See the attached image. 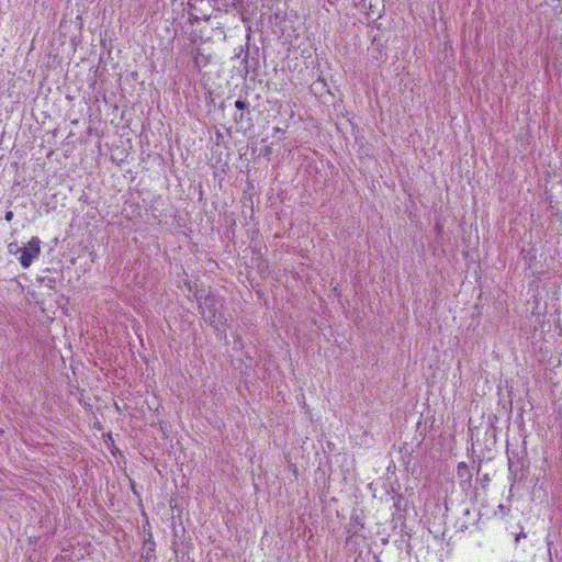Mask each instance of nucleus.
Segmentation results:
<instances>
[{
	"mask_svg": "<svg viewBox=\"0 0 562 562\" xmlns=\"http://www.w3.org/2000/svg\"><path fill=\"white\" fill-rule=\"evenodd\" d=\"M210 55L204 53L202 49H196L193 54V61L196 68L206 67L210 64Z\"/></svg>",
	"mask_w": 562,
	"mask_h": 562,
	"instance_id": "obj_6",
	"label": "nucleus"
},
{
	"mask_svg": "<svg viewBox=\"0 0 562 562\" xmlns=\"http://www.w3.org/2000/svg\"><path fill=\"white\" fill-rule=\"evenodd\" d=\"M237 112L234 115V121L238 131H247L251 127V117L249 112V103L245 100H237L235 102Z\"/></svg>",
	"mask_w": 562,
	"mask_h": 562,
	"instance_id": "obj_4",
	"label": "nucleus"
},
{
	"mask_svg": "<svg viewBox=\"0 0 562 562\" xmlns=\"http://www.w3.org/2000/svg\"><path fill=\"white\" fill-rule=\"evenodd\" d=\"M20 248L18 243H10L9 246H8V249L10 251V254H14V255H18L19 251H20Z\"/></svg>",
	"mask_w": 562,
	"mask_h": 562,
	"instance_id": "obj_7",
	"label": "nucleus"
},
{
	"mask_svg": "<svg viewBox=\"0 0 562 562\" xmlns=\"http://www.w3.org/2000/svg\"><path fill=\"white\" fill-rule=\"evenodd\" d=\"M509 469L512 468V459L508 458Z\"/></svg>",
	"mask_w": 562,
	"mask_h": 562,
	"instance_id": "obj_10",
	"label": "nucleus"
},
{
	"mask_svg": "<svg viewBox=\"0 0 562 562\" xmlns=\"http://www.w3.org/2000/svg\"><path fill=\"white\" fill-rule=\"evenodd\" d=\"M151 557H153V549H151V548H149V549H148V551L146 552V554H143V555H142V559H144V560H145V562H146V561H147V560H149Z\"/></svg>",
	"mask_w": 562,
	"mask_h": 562,
	"instance_id": "obj_8",
	"label": "nucleus"
},
{
	"mask_svg": "<svg viewBox=\"0 0 562 562\" xmlns=\"http://www.w3.org/2000/svg\"><path fill=\"white\" fill-rule=\"evenodd\" d=\"M223 300L214 295H207L204 301L200 304L201 313L207 322L212 325L217 326L224 324L226 318L222 314Z\"/></svg>",
	"mask_w": 562,
	"mask_h": 562,
	"instance_id": "obj_1",
	"label": "nucleus"
},
{
	"mask_svg": "<svg viewBox=\"0 0 562 562\" xmlns=\"http://www.w3.org/2000/svg\"><path fill=\"white\" fill-rule=\"evenodd\" d=\"M255 56L250 57V52L247 48L244 49L243 46H239V52L235 55V59L238 61L239 65L234 64L233 69L237 70H258L259 65V58H258V50L256 49L254 52Z\"/></svg>",
	"mask_w": 562,
	"mask_h": 562,
	"instance_id": "obj_2",
	"label": "nucleus"
},
{
	"mask_svg": "<svg viewBox=\"0 0 562 562\" xmlns=\"http://www.w3.org/2000/svg\"><path fill=\"white\" fill-rule=\"evenodd\" d=\"M457 476L459 480L460 487L467 491L471 487L472 471L465 462H460L457 467Z\"/></svg>",
	"mask_w": 562,
	"mask_h": 562,
	"instance_id": "obj_5",
	"label": "nucleus"
},
{
	"mask_svg": "<svg viewBox=\"0 0 562 562\" xmlns=\"http://www.w3.org/2000/svg\"><path fill=\"white\" fill-rule=\"evenodd\" d=\"M13 216H14V214H13V212H12V211H7V212H5V215H4V220H5L7 222H11V221L13 220Z\"/></svg>",
	"mask_w": 562,
	"mask_h": 562,
	"instance_id": "obj_9",
	"label": "nucleus"
},
{
	"mask_svg": "<svg viewBox=\"0 0 562 562\" xmlns=\"http://www.w3.org/2000/svg\"><path fill=\"white\" fill-rule=\"evenodd\" d=\"M19 262L23 268H29L34 259L41 254V240L38 237H32L26 246L20 248Z\"/></svg>",
	"mask_w": 562,
	"mask_h": 562,
	"instance_id": "obj_3",
	"label": "nucleus"
}]
</instances>
